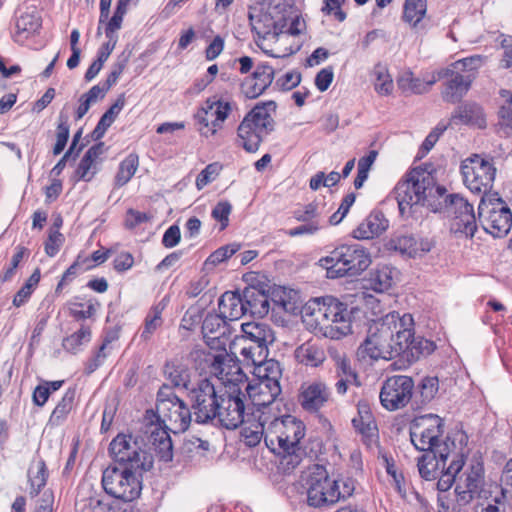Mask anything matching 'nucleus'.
Here are the masks:
<instances>
[{
    "instance_id": "17",
    "label": "nucleus",
    "mask_w": 512,
    "mask_h": 512,
    "mask_svg": "<svg viewBox=\"0 0 512 512\" xmlns=\"http://www.w3.org/2000/svg\"><path fill=\"white\" fill-rule=\"evenodd\" d=\"M102 485L106 493L113 498L108 504L106 512H128V500L126 499L128 466H109L103 472Z\"/></svg>"
},
{
    "instance_id": "3",
    "label": "nucleus",
    "mask_w": 512,
    "mask_h": 512,
    "mask_svg": "<svg viewBox=\"0 0 512 512\" xmlns=\"http://www.w3.org/2000/svg\"><path fill=\"white\" fill-rule=\"evenodd\" d=\"M399 212L404 218H416L420 207L431 211L442 208V199L447 202L446 189L437 185L434 175L421 167L413 168L394 188Z\"/></svg>"
},
{
    "instance_id": "55",
    "label": "nucleus",
    "mask_w": 512,
    "mask_h": 512,
    "mask_svg": "<svg viewBox=\"0 0 512 512\" xmlns=\"http://www.w3.org/2000/svg\"><path fill=\"white\" fill-rule=\"evenodd\" d=\"M482 64L483 58L479 55H475L455 61L451 65V69L460 74L473 73V75L475 76L477 70L482 66Z\"/></svg>"
},
{
    "instance_id": "58",
    "label": "nucleus",
    "mask_w": 512,
    "mask_h": 512,
    "mask_svg": "<svg viewBox=\"0 0 512 512\" xmlns=\"http://www.w3.org/2000/svg\"><path fill=\"white\" fill-rule=\"evenodd\" d=\"M118 253V245L112 246L109 249H100L94 251L89 258H85L80 261L81 264H85V269H90L95 265H99L104 263L111 255H115Z\"/></svg>"
},
{
    "instance_id": "32",
    "label": "nucleus",
    "mask_w": 512,
    "mask_h": 512,
    "mask_svg": "<svg viewBox=\"0 0 512 512\" xmlns=\"http://www.w3.org/2000/svg\"><path fill=\"white\" fill-rule=\"evenodd\" d=\"M232 347L235 350V354H239L241 361L246 366L258 365L262 360H265L268 356L269 349L261 345H255V348H251V343L246 340L235 339L232 343Z\"/></svg>"
},
{
    "instance_id": "60",
    "label": "nucleus",
    "mask_w": 512,
    "mask_h": 512,
    "mask_svg": "<svg viewBox=\"0 0 512 512\" xmlns=\"http://www.w3.org/2000/svg\"><path fill=\"white\" fill-rule=\"evenodd\" d=\"M321 212L317 203L312 202L294 212V217L299 222L320 221Z\"/></svg>"
},
{
    "instance_id": "53",
    "label": "nucleus",
    "mask_w": 512,
    "mask_h": 512,
    "mask_svg": "<svg viewBox=\"0 0 512 512\" xmlns=\"http://www.w3.org/2000/svg\"><path fill=\"white\" fill-rule=\"evenodd\" d=\"M41 27V19L35 12H25L16 21L17 33L33 34Z\"/></svg>"
},
{
    "instance_id": "40",
    "label": "nucleus",
    "mask_w": 512,
    "mask_h": 512,
    "mask_svg": "<svg viewBox=\"0 0 512 512\" xmlns=\"http://www.w3.org/2000/svg\"><path fill=\"white\" fill-rule=\"evenodd\" d=\"M418 471L425 480L435 479L441 470L446 469V462L442 461L436 453L425 454L418 460Z\"/></svg>"
},
{
    "instance_id": "49",
    "label": "nucleus",
    "mask_w": 512,
    "mask_h": 512,
    "mask_svg": "<svg viewBox=\"0 0 512 512\" xmlns=\"http://www.w3.org/2000/svg\"><path fill=\"white\" fill-rule=\"evenodd\" d=\"M127 7L128 0H119L112 18L105 22V35L108 39H117L115 34L121 28Z\"/></svg>"
},
{
    "instance_id": "12",
    "label": "nucleus",
    "mask_w": 512,
    "mask_h": 512,
    "mask_svg": "<svg viewBox=\"0 0 512 512\" xmlns=\"http://www.w3.org/2000/svg\"><path fill=\"white\" fill-rule=\"evenodd\" d=\"M479 221L483 229L494 237H503L512 227V212L499 197H482L478 207Z\"/></svg>"
},
{
    "instance_id": "25",
    "label": "nucleus",
    "mask_w": 512,
    "mask_h": 512,
    "mask_svg": "<svg viewBox=\"0 0 512 512\" xmlns=\"http://www.w3.org/2000/svg\"><path fill=\"white\" fill-rule=\"evenodd\" d=\"M330 391L328 386L321 381H315L302 388L300 403L309 412H317L329 400Z\"/></svg>"
},
{
    "instance_id": "33",
    "label": "nucleus",
    "mask_w": 512,
    "mask_h": 512,
    "mask_svg": "<svg viewBox=\"0 0 512 512\" xmlns=\"http://www.w3.org/2000/svg\"><path fill=\"white\" fill-rule=\"evenodd\" d=\"M103 143H98L90 147L82 157L75 175L78 180L90 181L97 172V159L103 152Z\"/></svg>"
},
{
    "instance_id": "13",
    "label": "nucleus",
    "mask_w": 512,
    "mask_h": 512,
    "mask_svg": "<svg viewBox=\"0 0 512 512\" xmlns=\"http://www.w3.org/2000/svg\"><path fill=\"white\" fill-rule=\"evenodd\" d=\"M455 495H459L460 502L483 500L487 495L484 486V467L481 458L473 457L467 462L463 459L462 470L457 474Z\"/></svg>"
},
{
    "instance_id": "44",
    "label": "nucleus",
    "mask_w": 512,
    "mask_h": 512,
    "mask_svg": "<svg viewBox=\"0 0 512 512\" xmlns=\"http://www.w3.org/2000/svg\"><path fill=\"white\" fill-rule=\"evenodd\" d=\"M164 374L175 387H187L189 381V371L177 361L167 362L164 367Z\"/></svg>"
},
{
    "instance_id": "51",
    "label": "nucleus",
    "mask_w": 512,
    "mask_h": 512,
    "mask_svg": "<svg viewBox=\"0 0 512 512\" xmlns=\"http://www.w3.org/2000/svg\"><path fill=\"white\" fill-rule=\"evenodd\" d=\"M275 43V47L268 49L267 44L257 42V45L267 54L275 58H284L296 53L299 50L298 44H292L291 38L287 42H278L276 39H269Z\"/></svg>"
},
{
    "instance_id": "34",
    "label": "nucleus",
    "mask_w": 512,
    "mask_h": 512,
    "mask_svg": "<svg viewBox=\"0 0 512 512\" xmlns=\"http://www.w3.org/2000/svg\"><path fill=\"white\" fill-rule=\"evenodd\" d=\"M243 299L248 311L253 315L263 316L269 311L268 295L261 289L250 286L243 291Z\"/></svg>"
},
{
    "instance_id": "57",
    "label": "nucleus",
    "mask_w": 512,
    "mask_h": 512,
    "mask_svg": "<svg viewBox=\"0 0 512 512\" xmlns=\"http://www.w3.org/2000/svg\"><path fill=\"white\" fill-rule=\"evenodd\" d=\"M394 249L409 257H418L417 239L413 236H401L394 241Z\"/></svg>"
},
{
    "instance_id": "5",
    "label": "nucleus",
    "mask_w": 512,
    "mask_h": 512,
    "mask_svg": "<svg viewBox=\"0 0 512 512\" xmlns=\"http://www.w3.org/2000/svg\"><path fill=\"white\" fill-rule=\"evenodd\" d=\"M305 436L302 421L292 416L274 418L270 421L265 435L266 446L274 453H284L287 464L295 467L299 464L300 441Z\"/></svg>"
},
{
    "instance_id": "23",
    "label": "nucleus",
    "mask_w": 512,
    "mask_h": 512,
    "mask_svg": "<svg viewBox=\"0 0 512 512\" xmlns=\"http://www.w3.org/2000/svg\"><path fill=\"white\" fill-rule=\"evenodd\" d=\"M438 73H441V78L450 76L442 92L443 99L450 103L460 101L466 95L474 80L473 73L460 74L451 68L439 71Z\"/></svg>"
},
{
    "instance_id": "21",
    "label": "nucleus",
    "mask_w": 512,
    "mask_h": 512,
    "mask_svg": "<svg viewBox=\"0 0 512 512\" xmlns=\"http://www.w3.org/2000/svg\"><path fill=\"white\" fill-rule=\"evenodd\" d=\"M212 369L223 383L225 390L240 389L242 391V387L246 384V375L225 352L218 353L213 357Z\"/></svg>"
},
{
    "instance_id": "26",
    "label": "nucleus",
    "mask_w": 512,
    "mask_h": 512,
    "mask_svg": "<svg viewBox=\"0 0 512 512\" xmlns=\"http://www.w3.org/2000/svg\"><path fill=\"white\" fill-rule=\"evenodd\" d=\"M388 226L389 221L384 214L374 211L353 230V237L359 240L373 239L385 232Z\"/></svg>"
},
{
    "instance_id": "59",
    "label": "nucleus",
    "mask_w": 512,
    "mask_h": 512,
    "mask_svg": "<svg viewBox=\"0 0 512 512\" xmlns=\"http://www.w3.org/2000/svg\"><path fill=\"white\" fill-rule=\"evenodd\" d=\"M231 211L232 206L228 201H220L212 209L211 216L220 223V230L228 226Z\"/></svg>"
},
{
    "instance_id": "52",
    "label": "nucleus",
    "mask_w": 512,
    "mask_h": 512,
    "mask_svg": "<svg viewBox=\"0 0 512 512\" xmlns=\"http://www.w3.org/2000/svg\"><path fill=\"white\" fill-rule=\"evenodd\" d=\"M377 151L371 150L369 153L361 157L358 161L357 176L354 180V187L360 189L363 187L368 178L369 171L377 158Z\"/></svg>"
},
{
    "instance_id": "19",
    "label": "nucleus",
    "mask_w": 512,
    "mask_h": 512,
    "mask_svg": "<svg viewBox=\"0 0 512 512\" xmlns=\"http://www.w3.org/2000/svg\"><path fill=\"white\" fill-rule=\"evenodd\" d=\"M413 389L414 381L411 377L406 375L390 377L382 385L380 402L389 411L401 409L411 400Z\"/></svg>"
},
{
    "instance_id": "61",
    "label": "nucleus",
    "mask_w": 512,
    "mask_h": 512,
    "mask_svg": "<svg viewBox=\"0 0 512 512\" xmlns=\"http://www.w3.org/2000/svg\"><path fill=\"white\" fill-rule=\"evenodd\" d=\"M288 25L284 28V34L289 36H297L302 34L306 29L305 20L299 15H293L290 9L287 7Z\"/></svg>"
},
{
    "instance_id": "38",
    "label": "nucleus",
    "mask_w": 512,
    "mask_h": 512,
    "mask_svg": "<svg viewBox=\"0 0 512 512\" xmlns=\"http://www.w3.org/2000/svg\"><path fill=\"white\" fill-rule=\"evenodd\" d=\"M396 273L397 271L393 268L383 266L370 273L369 278L366 280V288L383 293L392 286Z\"/></svg>"
},
{
    "instance_id": "11",
    "label": "nucleus",
    "mask_w": 512,
    "mask_h": 512,
    "mask_svg": "<svg viewBox=\"0 0 512 512\" xmlns=\"http://www.w3.org/2000/svg\"><path fill=\"white\" fill-rule=\"evenodd\" d=\"M460 170L464 185L472 193L489 197L497 174L492 158L473 154L461 162Z\"/></svg>"
},
{
    "instance_id": "22",
    "label": "nucleus",
    "mask_w": 512,
    "mask_h": 512,
    "mask_svg": "<svg viewBox=\"0 0 512 512\" xmlns=\"http://www.w3.org/2000/svg\"><path fill=\"white\" fill-rule=\"evenodd\" d=\"M245 391L251 401V415L265 413L262 409H266L273 404L281 393L280 384L265 383L254 379L251 383L245 384Z\"/></svg>"
},
{
    "instance_id": "54",
    "label": "nucleus",
    "mask_w": 512,
    "mask_h": 512,
    "mask_svg": "<svg viewBox=\"0 0 512 512\" xmlns=\"http://www.w3.org/2000/svg\"><path fill=\"white\" fill-rule=\"evenodd\" d=\"M354 427L363 435L367 437H374L377 432L376 424L373 420L372 415L365 411L362 413L359 411V416L353 419Z\"/></svg>"
},
{
    "instance_id": "18",
    "label": "nucleus",
    "mask_w": 512,
    "mask_h": 512,
    "mask_svg": "<svg viewBox=\"0 0 512 512\" xmlns=\"http://www.w3.org/2000/svg\"><path fill=\"white\" fill-rule=\"evenodd\" d=\"M192 409L199 423H206L215 419L220 401L214 385L207 379L201 380L189 392Z\"/></svg>"
},
{
    "instance_id": "63",
    "label": "nucleus",
    "mask_w": 512,
    "mask_h": 512,
    "mask_svg": "<svg viewBox=\"0 0 512 512\" xmlns=\"http://www.w3.org/2000/svg\"><path fill=\"white\" fill-rule=\"evenodd\" d=\"M439 389V381L437 377H425L420 384V394L423 402H430Z\"/></svg>"
},
{
    "instance_id": "37",
    "label": "nucleus",
    "mask_w": 512,
    "mask_h": 512,
    "mask_svg": "<svg viewBox=\"0 0 512 512\" xmlns=\"http://www.w3.org/2000/svg\"><path fill=\"white\" fill-rule=\"evenodd\" d=\"M253 375L265 383L280 384L282 368L278 361L266 358L253 368Z\"/></svg>"
},
{
    "instance_id": "35",
    "label": "nucleus",
    "mask_w": 512,
    "mask_h": 512,
    "mask_svg": "<svg viewBox=\"0 0 512 512\" xmlns=\"http://www.w3.org/2000/svg\"><path fill=\"white\" fill-rule=\"evenodd\" d=\"M410 337L407 339V348L403 350L401 355L407 359L415 361L421 356H427L435 350V344L425 338L414 337V325L409 328Z\"/></svg>"
},
{
    "instance_id": "43",
    "label": "nucleus",
    "mask_w": 512,
    "mask_h": 512,
    "mask_svg": "<svg viewBox=\"0 0 512 512\" xmlns=\"http://www.w3.org/2000/svg\"><path fill=\"white\" fill-rule=\"evenodd\" d=\"M76 391L75 389L69 388L64 393L62 399L58 402L57 406L52 411L50 416V422L53 424H60L73 408Z\"/></svg>"
},
{
    "instance_id": "24",
    "label": "nucleus",
    "mask_w": 512,
    "mask_h": 512,
    "mask_svg": "<svg viewBox=\"0 0 512 512\" xmlns=\"http://www.w3.org/2000/svg\"><path fill=\"white\" fill-rule=\"evenodd\" d=\"M273 77L274 70L270 65H258L252 76L243 82L242 91L247 98H257L271 85Z\"/></svg>"
},
{
    "instance_id": "30",
    "label": "nucleus",
    "mask_w": 512,
    "mask_h": 512,
    "mask_svg": "<svg viewBox=\"0 0 512 512\" xmlns=\"http://www.w3.org/2000/svg\"><path fill=\"white\" fill-rule=\"evenodd\" d=\"M451 123L474 125L484 128L486 125L485 114L480 105L474 102H467L458 106L451 116Z\"/></svg>"
},
{
    "instance_id": "31",
    "label": "nucleus",
    "mask_w": 512,
    "mask_h": 512,
    "mask_svg": "<svg viewBox=\"0 0 512 512\" xmlns=\"http://www.w3.org/2000/svg\"><path fill=\"white\" fill-rule=\"evenodd\" d=\"M294 356L298 363L309 367H319L326 360L324 347L316 341H307L298 346Z\"/></svg>"
},
{
    "instance_id": "48",
    "label": "nucleus",
    "mask_w": 512,
    "mask_h": 512,
    "mask_svg": "<svg viewBox=\"0 0 512 512\" xmlns=\"http://www.w3.org/2000/svg\"><path fill=\"white\" fill-rule=\"evenodd\" d=\"M373 76L375 77L374 88L376 92L384 96L390 95L394 85L388 69L383 65H376L373 70Z\"/></svg>"
},
{
    "instance_id": "39",
    "label": "nucleus",
    "mask_w": 512,
    "mask_h": 512,
    "mask_svg": "<svg viewBox=\"0 0 512 512\" xmlns=\"http://www.w3.org/2000/svg\"><path fill=\"white\" fill-rule=\"evenodd\" d=\"M475 512H512V505L506 499L503 490L496 489L495 494L489 493V496L479 502Z\"/></svg>"
},
{
    "instance_id": "36",
    "label": "nucleus",
    "mask_w": 512,
    "mask_h": 512,
    "mask_svg": "<svg viewBox=\"0 0 512 512\" xmlns=\"http://www.w3.org/2000/svg\"><path fill=\"white\" fill-rule=\"evenodd\" d=\"M28 482L30 485L29 494L37 496L40 490L46 485L48 479V470L43 459H34L28 468Z\"/></svg>"
},
{
    "instance_id": "4",
    "label": "nucleus",
    "mask_w": 512,
    "mask_h": 512,
    "mask_svg": "<svg viewBox=\"0 0 512 512\" xmlns=\"http://www.w3.org/2000/svg\"><path fill=\"white\" fill-rule=\"evenodd\" d=\"M303 320L315 333L333 340L352 333V310L332 296L309 301L304 307Z\"/></svg>"
},
{
    "instance_id": "15",
    "label": "nucleus",
    "mask_w": 512,
    "mask_h": 512,
    "mask_svg": "<svg viewBox=\"0 0 512 512\" xmlns=\"http://www.w3.org/2000/svg\"><path fill=\"white\" fill-rule=\"evenodd\" d=\"M442 433L443 420L434 414L415 418L410 427L411 442L419 451L430 450L432 453H435L436 448L441 445V443H438V438Z\"/></svg>"
},
{
    "instance_id": "9",
    "label": "nucleus",
    "mask_w": 512,
    "mask_h": 512,
    "mask_svg": "<svg viewBox=\"0 0 512 512\" xmlns=\"http://www.w3.org/2000/svg\"><path fill=\"white\" fill-rule=\"evenodd\" d=\"M276 104L268 101L256 105L243 119L238 127V138L242 147L248 152L258 150L262 138L272 129V113Z\"/></svg>"
},
{
    "instance_id": "45",
    "label": "nucleus",
    "mask_w": 512,
    "mask_h": 512,
    "mask_svg": "<svg viewBox=\"0 0 512 512\" xmlns=\"http://www.w3.org/2000/svg\"><path fill=\"white\" fill-rule=\"evenodd\" d=\"M426 0H405L403 18L412 26H416L426 15Z\"/></svg>"
},
{
    "instance_id": "2",
    "label": "nucleus",
    "mask_w": 512,
    "mask_h": 512,
    "mask_svg": "<svg viewBox=\"0 0 512 512\" xmlns=\"http://www.w3.org/2000/svg\"><path fill=\"white\" fill-rule=\"evenodd\" d=\"M414 325L411 314L392 311L369 326L365 340L360 344L357 355L361 359L390 360L401 355L407 348L409 328Z\"/></svg>"
},
{
    "instance_id": "8",
    "label": "nucleus",
    "mask_w": 512,
    "mask_h": 512,
    "mask_svg": "<svg viewBox=\"0 0 512 512\" xmlns=\"http://www.w3.org/2000/svg\"><path fill=\"white\" fill-rule=\"evenodd\" d=\"M319 262L329 278H339L361 274L370 266L371 258L360 245H341Z\"/></svg>"
},
{
    "instance_id": "56",
    "label": "nucleus",
    "mask_w": 512,
    "mask_h": 512,
    "mask_svg": "<svg viewBox=\"0 0 512 512\" xmlns=\"http://www.w3.org/2000/svg\"><path fill=\"white\" fill-rule=\"evenodd\" d=\"M222 166L217 163H211L207 165L196 178V187L198 190H202L209 183L213 182L219 175Z\"/></svg>"
},
{
    "instance_id": "16",
    "label": "nucleus",
    "mask_w": 512,
    "mask_h": 512,
    "mask_svg": "<svg viewBox=\"0 0 512 512\" xmlns=\"http://www.w3.org/2000/svg\"><path fill=\"white\" fill-rule=\"evenodd\" d=\"M245 394L240 389L224 390L220 393V401L215 419L226 429H236L250 415L251 410L244 403Z\"/></svg>"
},
{
    "instance_id": "62",
    "label": "nucleus",
    "mask_w": 512,
    "mask_h": 512,
    "mask_svg": "<svg viewBox=\"0 0 512 512\" xmlns=\"http://www.w3.org/2000/svg\"><path fill=\"white\" fill-rule=\"evenodd\" d=\"M69 138V124L67 122V119L63 120L62 115H60V122L57 126V132H56V143L53 148L54 155L60 154L68 141Z\"/></svg>"
},
{
    "instance_id": "1",
    "label": "nucleus",
    "mask_w": 512,
    "mask_h": 512,
    "mask_svg": "<svg viewBox=\"0 0 512 512\" xmlns=\"http://www.w3.org/2000/svg\"><path fill=\"white\" fill-rule=\"evenodd\" d=\"M190 422L191 412L185 402L169 386L163 385L157 393L156 411L147 410L135 429L130 454V501L139 497L143 474L153 467L152 451L161 461H171L173 444L170 432H184Z\"/></svg>"
},
{
    "instance_id": "41",
    "label": "nucleus",
    "mask_w": 512,
    "mask_h": 512,
    "mask_svg": "<svg viewBox=\"0 0 512 512\" xmlns=\"http://www.w3.org/2000/svg\"><path fill=\"white\" fill-rule=\"evenodd\" d=\"M109 454L113 460L110 466H128V438L127 435L119 433L109 445Z\"/></svg>"
},
{
    "instance_id": "10",
    "label": "nucleus",
    "mask_w": 512,
    "mask_h": 512,
    "mask_svg": "<svg viewBox=\"0 0 512 512\" xmlns=\"http://www.w3.org/2000/svg\"><path fill=\"white\" fill-rule=\"evenodd\" d=\"M468 436L463 431H456L448 436L443 444L436 448L435 453L446 462V469L441 470L437 482V489L440 492L448 491L452 484H456L457 474L462 470L463 457L468 449Z\"/></svg>"
},
{
    "instance_id": "64",
    "label": "nucleus",
    "mask_w": 512,
    "mask_h": 512,
    "mask_svg": "<svg viewBox=\"0 0 512 512\" xmlns=\"http://www.w3.org/2000/svg\"><path fill=\"white\" fill-rule=\"evenodd\" d=\"M439 511L440 512H469L468 506L472 501L465 503L460 502L459 495H455V500H445L443 497H438Z\"/></svg>"
},
{
    "instance_id": "29",
    "label": "nucleus",
    "mask_w": 512,
    "mask_h": 512,
    "mask_svg": "<svg viewBox=\"0 0 512 512\" xmlns=\"http://www.w3.org/2000/svg\"><path fill=\"white\" fill-rule=\"evenodd\" d=\"M219 315L223 320L234 321L248 312L243 295L227 291L219 299Z\"/></svg>"
},
{
    "instance_id": "47",
    "label": "nucleus",
    "mask_w": 512,
    "mask_h": 512,
    "mask_svg": "<svg viewBox=\"0 0 512 512\" xmlns=\"http://www.w3.org/2000/svg\"><path fill=\"white\" fill-rule=\"evenodd\" d=\"M91 340V330L88 326H81L79 330L63 340V348L71 353H77L81 347Z\"/></svg>"
},
{
    "instance_id": "28",
    "label": "nucleus",
    "mask_w": 512,
    "mask_h": 512,
    "mask_svg": "<svg viewBox=\"0 0 512 512\" xmlns=\"http://www.w3.org/2000/svg\"><path fill=\"white\" fill-rule=\"evenodd\" d=\"M269 419L270 416L266 413L256 414V417L248 415L242 423L244 426L241 431V437L247 446L255 447L263 438L265 439L267 430L265 425Z\"/></svg>"
},
{
    "instance_id": "7",
    "label": "nucleus",
    "mask_w": 512,
    "mask_h": 512,
    "mask_svg": "<svg viewBox=\"0 0 512 512\" xmlns=\"http://www.w3.org/2000/svg\"><path fill=\"white\" fill-rule=\"evenodd\" d=\"M300 486L306 494L307 504L320 508L340 500V484L331 478L326 468L319 464L307 467L300 476Z\"/></svg>"
},
{
    "instance_id": "46",
    "label": "nucleus",
    "mask_w": 512,
    "mask_h": 512,
    "mask_svg": "<svg viewBox=\"0 0 512 512\" xmlns=\"http://www.w3.org/2000/svg\"><path fill=\"white\" fill-rule=\"evenodd\" d=\"M331 359L334 363L336 377L349 378L350 380L359 379L357 372L351 365V360L345 353L331 352Z\"/></svg>"
},
{
    "instance_id": "50",
    "label": "nucleus",
    "mask_w": 512,
    "mask_h": 512,
    "mask_svg": "<svg viewBox=\"0 0 512 512\" xmlns=\"http://www.w3.org/2000/svg\"><path fill=\"white\" fill-rule=\"evenodd\" d=\"M40 281V269L36 268L31 276L27 279L25 284L15 294L13 298V305L20 307L24 305L31 297L34 289L37 287Z\"/></svg>"
},
{
    "instance_id": "6",
    "label": "nucleus",
    "mask_w": 512,
    "mask_h": 512,
    "mask_svg": "<svg viewBox=\"0 0 512 512\" xmlns=\"http://www.w3.org/2000/svg\"><path fill=\"white\" fill-rule=\"evenodd\" d=\"M249 20L257 35V42L265 43L269 39H276L278 42L289 40V36L284 34V28L288 25L285 0H269L267 7L253 9L249 13Z\"/></svg>"
},
{
    "instance_id": "42",
    "label": "nucleus",
    "mask_w": 512,
    "mask_h": 512,
    "mask_svg": "<svg viewBox=\"0 0 512 512\" xmlns=\"http://www.w3.org/2000/svg\"><path fill=\"white\" fill-rule=\"evenodd\" d=\"M167 305L164 298L155 306H153L145 319V325L141 333V338L147 340L162 325V312Z\"/></svg>"
},
{
    "instance_id": "14",
    "label": "nucleus",
    "mask_w": 512,
    "mask_h": 512,
    "mask_svg": "<svg viewBox=\"0 0 512 512\" xmlns=\"http://www.w3.org/2000/svg\"><path fill=\"white\" fill-rule=\"evenodd\" d=\"M231 112L229 102L218 96L208 98L195 114L197 131L202 137L215 136Z\"/></svg>"
},
{
    "instance_id": "27",
    "label": "nucleus",
    "mask_w": 512,
    "mask_h": 512,
    "mask_svg": "<svg viewBox=\"0 0 512 512\" xmlns=\"http://www.w3.org/2000/svg\"><path fill=\"white\" fill-rule=\"evenodd\" d=\"M242 335L236 337L239 340H246L255 345L268 348L275 341L274 332L271 327L262 322H247L241 325Z\"/></svg>"
},
{
    "instance_id": "20",
    "label": "nucleus",
    "mask_w": 512,
    "mask_h": 512,
    "mask_svg": "<svg viewBox=\"0 0 512 512\" xmlns=\"http://www.w3.org/2000/svg\"><path fill=\"white\" fill-rule=\"evenodd\" d=\"M446 212L450 218V230L454 234L473 237L477 230L473 206L459 195H450Z\"/></svg>"
}]
</instances>
